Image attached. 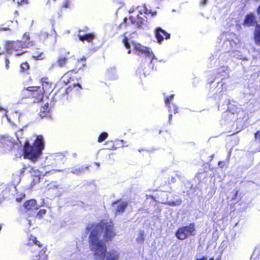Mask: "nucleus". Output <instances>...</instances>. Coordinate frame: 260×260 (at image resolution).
<instances>
[{
    "label": "nucleus",
    "instance_id": "nucleus-55",
    "mask_svg": "<svg viewBox=\"0 0 260 260\" xmlns=\"http://www.w3.org/2000/svg\"><path fill=\"white\" fill-rule=\"evenodd\" d=\"M2 230V225L0 224V231H1Z\"/></svg>",
    "mask_w": 260,
    "mask_h": 260
},
{
    "label": "nucleus",
    "instance_id": "nucleus-9",
    "mask_svg": "<svg viewBox=\"0 0 260 260\" xmlns=\"http://www.w3.org/2000/svg\"><path fill=\"white\" fill-rule=\"evenodd\" d=\"M79 72L76 71L74 68L66 72L61 77L63 83L67 85L70 83L71 81H74L75 79L76 80L80 79V77L77 78L76 77V75Z\"/></svg>",
    "mask_w": 260,
    "mask_h": 260
},
{
    "label": "nucleus",
    "instance_id": "nucleus-3",
    "mask_svg": "<svg viewBox=\"0 0 260 260\" xmlns=\"http://www.w3.org/2000/svg\"><path fill=\"white\" fill-rule=\"evenodd\" d=\"M25 245L29 247L30 252L34 254L32 260H47L46 247L37 240V237L30 234L27 239Z\"/></svg>",
    "mask_w": 260,
    "mask_h": 260
},
{
    "label": "nucleus",
    "instance_id": "nucleus-56",
    "mask_svg": "<svg viewBox=\"0 0 260 260\" xmlns=\"http://www.w3.org/2000/svg\"><path fill=\"white\" fill-rule=\"evenodd\" d=\"M220 162H221L220 161H219V162H218V165H221V163H220Z\"/></svg>",
    "mask_w": 260,
    "mask_h": 260
},
{
    "label": "nucleus",
    "instance_id": "nucleus-7",
    "mask_svg": "<svg viewBox=\"0 0 260 260\" xmlns=\"http://www.w3.org/2000/svg\"><path fill=\"white\" fill-rule=\"evenodd\" d=\"M70 52L64 50L62 51L57 57V60L54 63V65L59 68H66L69 62Z\"/></svg>",
    "mask_w": 260,
    "mask_h": 260
},
{
    "label": "nucleus",
    "instance_id": "nucleus-15",
    "mask_svg": "<svg viewBox=\"0 0 260 260\" xmlns=\"http://www.w3.org/2000/svg\"><path fill=\"white\" fill-rule=\"evenodd\" d=\"M129 19L133 24H136L138 27H141L146 21V19H147V17L146 16L145 18L142 17L139 14H137L136 16H130Z\"/></svg>",
    "mask_w": 260,
    "mask_h": 260
},
{
    "label": "nucleus",
    "instance_id": "nucleus-47",
    "mask_svg": "<svg viewBox=\"0 0 260 260\" xmlns=\"http://www.w3.org/2000/svg\"><path fill=\"white\" fill-rule=\"evenodd\" d=\"M196 260H207V258L205 256H203L200 258H197Z\"/></svg>",
    "mask_w": 260,
    "mask_h": 260
},
{
    "label": "nucleus",
    "instance_id": "nucleus-23",
    "mask_svg": "<svg viewBox=\"0 0 260 260\" xmlns=\"http://www.w3.org/2000/svg\"><path fill=\"white\" fill-rule=\"evenodd\" d=\"M127 205L128 203L126 202H121L120 203L117 205L115 209L116 214L122 213L124 211L125 209L126 208Z\"/></svg>",
    "mask_w": 260,
    "mask_h": 260
},
{
    "label": "nucleus",
    "instance_id": "nucleus-14",
    "mask_svg": "<svg viewBox=\"0 0 260 260\" xmlns=\"http://www.w3.org/2000/svg\"><path fill=\"white\" fill-rule=\"evenodd\" d=\"M133 51L138 55L142 54H149V49L142 46L141 44L136 43H132Z\"/></svg>",
    "mask_w": 260,
    "mask_h": 260
},
{
    "label": "nucleus",
    "instance_id": "nucleus-57",
    "mask_svg": "<svg viewBox=\"0 0 260 260\" xmlns=\"http://www.w3.org/2000/svg\"><path fill=\"white\" fill-rule=\"evenodd\" d=\"M220 162H221L220 161H219V162H218V165H221V163H220Z\"/></svg>",
    "mask_w": 260,
    "mask_h": 260
},
{
    "label": "nucleus",
    "instance_id": "nucleus-34",
    "mask_svg": "<svg viewBox=\"0 0 260 260\" xmlns=\"http://www.w3.org/2000/svg\"><path fill=\"white\" fill-rule=\"evenodd\" d=\"M55 159L56 160H66V157H65V155L63 154V153H57L56 155H55Z\"/></svg>",
    "mask_w": 260,
    "mask_h": 260
},
{
    "label": "nucleus",
    "instance_id": "nucleus-30",
    "mask_svg": "<svg viewBox=\"0 0 260 260\" xmlns=\"http://www.w3.org/2000/svg\"><path fill=\"white\" fill-rule=\"evenodd\" d=\"M47 211L46 209H40L36 214V217L39 219H41L46 214Z\"/></svg>",
    "mask_w": 260,
    "mask_h": 260
},
{
    "label": "nucleus",
    "instance_id": "nucleus-2",
    "mask_svg": "<svg viewBox=\"0 0 260 260\" xmlns=\"http://www.w3.org/2000/svg\"><path fill=\"white\" fill-rule=\"evenodd\" d=\"M44 148L45 142L42 135L37 136L31 144L26 140L22 150L23 157L35 162L41 157Z\"/></svg>",
    "mask_w": 260,
    "mask_h": 260
},
{
    "label": "nucleus",
    "instance_id": "nucleus-21",
    "mask_svg": "<svg viewBox=\"0 0 260 260\" xmlns=\"http://www.w3.org/2000/svg\"><path fill=\"white\" fill-rule=\"evenodd\" d=\"M50 113L49 104L48 103H46L41 107L39 115L41 118L48 117L50 116Z\"/></svg>",
    "mask_w": 260,
    "mask_h": 260
},
{
    "label": "nucleus",
    "instance_id": "nucleus-29",
    "mask_svg": "<svg viewBox=\"0 0 260 260\" xmlns=\"http://www.w3.org/2000/svg\"><path fill=\"white\" fill-rule=\"evenodd\" d=\"M108 137V134L107 132H104L100 134L98 137V141L101 143L105 141Z\"/></svg>",
    "mask_w": 260,
    "mask_h": 260
},
{
    "label": "nucleus",
    "instance_id": "nucleus-8",
    "mask_svg": "<svg viewBox=\"0 0 260 260\" xmlns=\"http://www.w3.org/2000/svg\"><path fill=\"white\" fill-rule=\"evenodd\" d=\"M174 95L171 94L169 96L167 97L165 100V103L166 106L168 107L169 111L170 112V114L169 115V120L168 122L170 124L171 123V121L172 119V113L176 114L178 112V108L177 106L174 104H171V102H172L174 99Z\"/></svg>",
    "mask_w": 260,
    "mask_h": 260
},
{
    "label": "nucleus",
    "instance_id": "nucleus-5",
    "mask_svg": "<svg viewBox=\"0 0 260 260\" xmlns=\"http://www.w3.org/2000/svg\"><path fill=\"white\" fill-rule=\"evenodd\" d=\"M40 86H31L24 88L21 92L22 99H30L34 103H39L43 101L45 94Z\"/></svg>",
    "mask_w": 260,
    "mask_h": 260
},
{
    "label": "nucleus",
    "instance_id": "nucleus-1",
    "mask_svg": "<svg viewBox=\"0 0 260 260\" xmlns=\"http://www.w3.org/2000/svg\"><path fill=\"white\" fill-rule=\"evenodd\" d=\"M88 243L93 255L101 260H119L120 254L116 250L107 252L106 243L112 241L116 235L114 224L112 219H102L96 224L88 225L86 230L89 231Z\"/></svg>",
    "mask_w": 260,
    "mask_h": 260
},
{
    "label": "nucleus",
    "instance_id": "nucleus-17",
    "mask_svg": "<svg viewBox=\"0 0 260 260\" xmlns=\"http://www.w3.org/2000/svg\"><path fill=\"white\" fill-rule=\"evenodd\" d=\"M105 147L103 148L106 150H114L120 147V144L118 140L107 141L105 143Z\"/></svg>",
    "mask_w": 260,
    "mask_h": 260
},
{
    "label": "nucleus",
    "instance_id": "nucleus-51",
    "mask_svg": "<svg viewBox=\"0 0 260 260\" xmlns=\"http://www.w3.org/2000/svg\"><path fill=\"white\" fill-rule=\"evenodd\" d=\"M209 260H214L213 257H210Z\"/></svg>",
    "mask_w": 260,
    "mask_h": 260
},
{
    "label": "nucleus",
    "instance_id": "nucleus-37",
    "mask_svg": "<svg viewBox=\"0 0 260 260\" xmlns=\"http://www.w3.org/2000/svg\"><path fill=\"white\" fill-rule=\"evenodd\" d=\"M70 6L71 2L70 0H66L62 5V7L66 9L70 8Z\"/></svg>",
    "mask_w": 260,
    "mask_h": 260
},
{
    "label": "nucleus",
    "instance_id": "nucleus-22",
    "mask_svg": "<svg viewBox=\"0 0 260 260\" xmlns=\"http://www.w3.org/2000/svg\"><path fill=\"white\" fill-rule=\"evenodd\" d=\"M253 38L255 44L260 46V25L256 24L254 29Z\"/></svg>",
    "mask_w": 260,
    "mask_h": 260
},
{
    "label": "nucleus",
    "instance_id": "nucleus-10",
    "mask_svg": "<svg viewBox=\"0 0 260 260\" xmlns=\"http://www.w3.org/2000/svg\"><path fill=\"white\" fill-rule=\"evenodd\" d=\"M25 211L29 214V216L32 215L39 209L36 200L30 199L25 201L23 204Z\"/></svg>",
    "mask_w": 260,
    "mask_h": 260
},
{
    "label": "nucleus",
    "instance_id": "nucleus-35",
    "mask_svg": "<svg viewBox=\"0 0 260 260\" xmlns=\"http://www.w3.org/2000/svg\"><path fill=\"white\" fill-rule=\"evenodd\" d=\"M137 242L140 243H143L144 241V237L143 233L140 234L139 236L136 239Z\"/></svg>",
    "mask_w": 260,
    "mask_h": 260
},
{
    "label": "nucleus",
    "instance_id": "nucleus-36",
    "mask_svg": "<svg viewBox=\"0 0 260 260\" xmlns=\"http://www.w3.org/2000/svg\"><path fill=\"white\" fill-rule=\"evenodd\" d=\"M239 192V189L237 188L234 189V192L232 196L231 197V200H235L237 199L238 195Z\"/></svg>",
    "mask_w": 260,
    "mask_h": 260
},
{
    "label": "nucleus",
    "instance_id": "nucleus-12",
    "mask_svg": "<svg viewBox=\"0 0 260 260\" xmlns=\"http://www.w3.org/2000/svg\"><path fill=\"white\" fill-rule=\"evenodd\" d=\"M40 82L41 83L40 88L44 91V94L50 93L52 90V82H51L48 78L43 77L40 79Z\"/></svg>",
    "mask_w": 260,
    "mask_h": 260
},
{
    "label": "nucleus",
    "instance_id": "nucleus-38",
    "mask_svg": "<svg viewBox=\"0 0 260 260\" xmlns=\"http://www.w3.org/2000/svg\"><path fill=\"white\" fill-rule=\"evenodd\" d=\"M28 0H21L20 1L18 2V5L19 6H23L25 5L28 4Z\"/></svg>",
    "mask_w": 260,
    "mask_h": 260
},
{
    "label": "nucleus",
    "instance_id": "nucleus-4",
    "mask_svg": "<svg viewBox=\"0 0 260 260\" xmlns=\"http://www.w3.org/2000/svg\"><path fill=\"white\" fill-rule=\"evenodd\" d=\"M34 44L32 41H8L5 44V48L8 53H14L16 56H21L27 52L23 49L30 48Z\"/></svg>",
    "mask_w": 260,
    "mask_h": 260
},
{
    "label": "nucleus",
    "instance_id": "nucleus-44",
    "mask_svg": "<svg viewBox=\"0 0 260 260\" xmlns=\"http://www.w3.org/2000/svg\"><path fill=\"white\" fill-rule=\"evenodd\" d=\"M127 18L126 17H124L123 18V21L120 24L119 26L121 27L122 25H123V24L124 23H125L127 21Z\"/></svg>",
    "mask_w": 260,
    "mask_h": 260
},
{
    "label": "nucleus",
    "instance_id": "nucleus-41",
    "mask_svg": "<svg viewBox=\"0 0 260 260\" xmlns=\"http://www.w3.org/2000/svg\"><path fill=\"white\" fill-rule=\"evenodd\" d=\"M5 64H6V68L7 69H8L9 68V63H10V61H9V59L8 58V57H6L5 59Z\"/></svg>",
    "mask_w": 260,
    "mask_h": 260
},
{
    "label": "nucleus",
    "instance_id": "nucleus-54",
    "mask_svg": "<svg viewBox=\"0 0 260 260\" xmlns=\"http://www.w3.org/2000/svg\"><path fill=\"white\" fill-rule=\"evenodd\" d=\"M220 259H221V258H220V257H218L216 260H220Z\"/></svg>",
    "mask_w": 260,
    "mask_h": 260
},
{
    "label": "nucleus",
    "instance_id": "nucleus-33",
    "mask_svg": "<svg viewBox=\"0 0 260 260\" xmlns=\"http://www.w3.org/2000/svg\"><path fill=\"white\" fill-rule=\"evenodd\" d=\"M181 201H177V202L175 201H168L166 204L168 205L171 206H175L176 205H179L181 204Z\"/></svg>",
    "mask_w": 260,
    "mask_h": 260
},
{
    "label": "nucleus",
    "instance_id": "nucleus-13",
    "mask_svg": "<svg viewBox=\"0 0 260 260\" xmlns=\"http://www.w3.org/2000/svg\"><path fill=\"white\" fill-rule=\"evenodd\" d=\"M39 39L41 42L47 44L54 42V37L45 31H41L39 35Z\"/></svg>",
    "mask_w": 260,
    "mask_h": 260
},
{
    "label": "nucleus",
    "instance_id": "nucleus-18",
    "mask_svg": "<svg viewBox=\"0 0 260 260\" xmlns=\"http://www.w3.org/2000/svg\"><path fill=\"white\" fill-rule=\"evenodd\" d=\"M86 59L87 58L85 56H82L80 58H78L76 61L74 68L78 72L82 70L86 66Z\"/></svg>",
    "mask_w": 260,
    "mask_h": 260
},
{
    "label": "nucleus",
    "instance_id": "nucleus-42",
    "mask_svg": "<svg viewBox=\"0 0 260 260\" xmlns=\"http://www.w3.org/2000/svg\"><path fill=\"white\" fill-rule=\"evenodd\" d=\"M139 8L140 7H138L137 8H132L128 10V12L129 13H132L136 12Z\"/></svg>",
    "mask_w": 260,
    "mask_h": 260
},
{
    "label": "nucleus",
    "instance_id": "nucleus-49",
    "mask_svg": "<svg viewBox=\"0 0 260 260\" xmlns=\"http://www.w3.org/2000/svg\"><path fill=\"white\" fill-rule=\"evenodd\" d=\"M119 200H117L116 201H114L113 203V204H117L119 202Z\"/></svg>",
    "mask_w": 260,
    "mask_h": 260
},
{
    "label": "nucleus",
    "instance_id": "nucleus-20",
    "mask_svg": "<svg viewBox=\"0 0 260 260\" xmlns=\"http://www.w3.org/2000/svg\"><path fill=\"white\" fill-rule=\"evenodd\" d=\"M256 23L255 17L253 13L248 14L244 20L243 24L247 26H253Z\"/></svg>",
    "mask_w": 260,
    "mask_h": 260
},
{
    "label": "nucleus",
    "instance_id": "nucleus-24",
    "mask_svg": "<svg viewBox=\"0 0 260 260\" xmlns=\"http://www.w3.org/2000/svg\"><path fill=\"white\" fill-rule=\"evenodd\" d=\"M138 11L140 14H145L146 15H150L151 17H153L156 14V12L148 9L145 6H143L142 8Z\"/></svg>",
    "mask_w": 260,
    "mask_h": 260
},
{
    "label": "nucleus",
    "instance_id": "nucleus-28",
    "mask_svg": "<svg viewBox=\"0 0 260 260\" xmlns=\"http://www.w3.org/2000/svg\"><path fill=\"white\" fill-rule=\"evenodd\" d=\"M88 167H79V168H75L74 169H73L72 170H71V173H72V174H76V175H79V174H80L81 173H82L86 169H87Z\"/></svg>",
    "mask_w": 260,
    "mask_h": 260
},
{
    "label": "nucleus",
    "instance_id": "nucleus-26",
    "mask_svg": "<svg viewBox=\"0 0 260 260\" xmlns=\"http://www.w3.org/2000/svg\"><path fill=\"white\" fill-rule=\"evenodd\" d=\"M32 57L36 60H42L44 58V55L43 52H37L35 51L34 52Z\"/></svg>",
    "mask_w": 260,
    "mask_h": 260
},
{
    "label": "nucleus",
    "instance_id": "nucleus-11",
    "mask_svg": "<svg viewBox=\"0 0 260 260\" xmlns=\"http://www.w3.org/2000/svg\"><path fill=\"white\" fill-rule=\"evenodd\" d=\"M154 35L157 42L159 44L161 43L164 40H168L170 38V34L160 27L155 29Z\"/></svg>",
    "mask_w": 260,
    "mask_h": 260
},
{
    "label": "nucleus",
    "instance_id": "nucleus-16",
    "mask_svg": "<svg viewBox=\"0 0 260 260\" xmlns=\"http://www.w3.org/2000/svg\"><path fill=\"white\" fill-rule=\"evenodd\" d=\"M83 31L82 30H79L78 31V38L80 41L82 42L86 41L88 43H91L95 38V35L93 33H88L84 35H82L81 32Z\"/></svg>",
    "mask_w": 260,
    "mask_h": 260
},
{
    "label": "nucleus",
    "instance_id": "nucleus-25",
    "mask_svg": "<svg viewBox=\"0 0 260 260\" xmlns=\"http://www.w3.org/2000/svg\"><path fill=\"white\" fill-rule=\"evenodd\" d=\"M126 33H124L122 35V36L123 37V39L122 40V43L125 48L127 50V53L131 54L132 52V51L131 50V45L128 42V38L125 36Z\"/></svg>",
    "mask_w": 260,
    "mask_h": 260
},
{
    "label": "nucleus",
    "instance_id": "nucleus-31",
    "mask_svg": "<svg viewBox=\"0 0 260 260\" xmlns=\"http://www.w3.org/2000/svg\"><path fill=\"white\" fill-rule=\"evenodd\" d=\"M61 189H62V187H61L59 185H54L49 187L50 190H56L57 192H59V194H60Z\"/></svg>",
    "mask_w": 260,
    "mask_h": 260
},
{
    "label": "nucleus",
    "instance_id": "nucleus-27",
    "mask_svg": "<svg viewBox=\"0 0 260 260\" xmlns=\"http://www.w3.org/2000/svg\"><path fill=\"white\" fill-rule=\"evenodd\" d=\"M30 68L28 63L26 61L22 62L20 66V71L21 72H25L28 71Z\"/></svg>",
    "mask_w": 260,
    "mask_h": 260
},
{
    "label": "nucleus",
    "instance_id": "nucleus-53",
    "mask_svg": "<svg viewBox=\"0 0 260 260\" xmlns=\"http://www.w3.org/2000/svg\"><path fill=\"white\" fill-rule=\"evenodd\" d=\"M4 54V52H0V55Z\"/></svg>",
    "mask_w": 260,
    "mask_h": 260
},
{
    "label": "nucleus",
    "instance_id": "nucleus-19",
    "mask_svg": "<svg viewBox=\"0 0 260 260\" xmlns=\"http://www.w3.org/2000/svg\"><path fill=\"white\" fill-rule=\"evenodd\" d=\"M82 87L81 85L79 83H75L73 84V85L69 86L67 87L65 91H64V94L66 95H68L70 93H74L76 91H79L80 90L82 89Z\"/></svg>",
    "mask_w": 260,
    "mask_h": 260
},
{
    "label": "nucleus",
    "instance_id": "nucleus-46",
    "mask_svg": "<svg viewBox=\"0 0 260 260\" xmlns=\"http://www.w3.org/2000/svg\"><path fill=\"white\" fill-rule=\"evenodd\" d=\"M256 12L259 15H260V5L258 6L256 9Z\"/></svg>",
    "mask_w": 260,
    "mask_h": 260
},
{
    "label": "nucleus",
    "instance_id": "nucleus-48",
    "mask_svg": "<svg viewBox=\"0 0 260 260\" xmlns=\"http://www.w3.org/2000/svg\"><path fill=\"white\" fill-rule=\"evenodd\" d=\"M26 169V167L24 166L23 168H22V169L21 170V173H23Z\"/></svg>",
    "mask_w": 260,
    "mask_h": 260
},
{
    "label": "nucleus",
    "instance_id": "nucleus-43",
    "mask_svg": "<svg viewBox=\"0 0 260 260\" xmlns=\"http://www.w3.org/2000/svg\"><path fill=\"white\" fill-rule=\"evenodd\" d=\"M23 38H25L26 40L28 41L29 39V34L27 32H25L23 35Z\"/></svg>",
    "mask_w": 260,
    "mask_h": 260
},
{
    "label": "nucleus",
    "instance_id": "nucleus-32",
    "mask_svg": "<svg viewBox=\"0 0 260 260\" xmlns=\"http://www.w3.org/2000/svg\"><path fill=\"white\" fill-rule=\"evenodd\" d=\"M40 181V178L39 176H34L33 180L31 183V185H35L36 184L39 183Z\"/></svg>",
    "mask_w": 260,
    "mask_h": 260
},
{
    "label": "nucleus",
    "instance_id": "nucleus-39",
    "mask_svg": "<svg viewBox=\"0 0 260 260\" xmlns=\"http://www.w3.org/2000/svg\"><path fill=\"white\" fill-rule=\"evenodd\" d=\"M254 138L256 140L260 142V129L257 131L254 134Z\"/></svg>",
    "mask_w": 260,
    "mask_h": 260
},
{
    "label": "nucleus",
    "instance_id": "nucleus-52",
    "mask_svg": "<svg viewBox=\"0 0 260 260\" xmlns=\"http://www.w3.org/2000/svg\"><path fill=\"white\" fill-rule=\"evenodd\" d=\"M172 180H173V182H175V181L176 180L174 178H172Z\"/></svg>",
    "mask_w": 260,
    "mask_h": 260
},
{
    "label": "nucleus",
    "instance_id": "nucleus-45",
    "mask_svg": "<svg viewBox=\"0 0 260 260\" xmlns=\"http://www.w3.org/2000/svg\"><path fill=\"white\" fill-rule=\"evenodd\" d=\"M147 199H151L154 201H155V199L154 196L152 195H147Z\"/></svg>",
    "mask_w": 260,
    "mask_h": 260
},
{
    "label": "nucleus",
    "instance_id": "nucleus-50",
    "mask_svg": "<svg viewBox=\"0 0 260 260\" xmlns=\"http://www.w3.org/2000/svg\"><path fill=\"white\" fill-rule=\"evenodd\" d=\"M141 151H146V149H141V150H140H140H139V152H141Z\"/></svg>",
    "mask_w": 260,
    "mask_h": 260
},
{
    "label": "nucleus",
    "instance_id": "nucleus-58",
    "mask_svg": "<svg viewBox=\"0 0 260 260\" xmlns=\"http://www.w3.org/2000/svg\"><path fill=\"white\" fill-rule=\"evenodd\" d=\"M3 108H0V110H3Z\"/></svg>",
    "mask_w": 260,
    "mask_h": 260
},
{
    "label": "nucleus",
    "instance_id": "nucleus-40",
    "mask_svg": "<svg viewBox=\"0 0 260 260\" xmlns=\"http://www.w3.org/2000/svg\"><path fill=\"white\" fill-rule=\"evenodd\" d=\"M12 29H11V28H10L9 26H8V27H0V30L2 31V30H3V31H7V30H9V31H11Z\"/></svg>",
    "mask_w": 260,
    "mask_h": 260
},
{
    "label": "nucleus",
    "instance_id": "nucleus-6",
    "mask_svg": "<svg viewBox=\"0 0 260 260\" xmlns=\"http://www.w3.org/2000/svg\"><path fill=\"white\" fill-rule=\"evenodd\" d=\"M196 226L193 222L187 225L179 227L175 232V236L180 240H184L190 236H194L196 233Z\"/></svg>",
    "mask_w": 260,
    "mask_h": 260
}]
</instances>
